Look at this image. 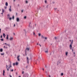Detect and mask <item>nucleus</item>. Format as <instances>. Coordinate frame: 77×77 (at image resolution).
Returning <instances> with one entry per match:
<instances>
[{
    "label": "nucleus",
    "instance_id": "f257e3e1",
    "mask_svg": "<svg viewBox=\"0 0 77 77\" xmlns=\"http://www.w3.org/2000/svg\"><path fill=\"white\" fill-rule=\"evenodd\" d=\"M72 44H73V40H72V41L71 43V44L69 45V47H70V50H72Z\"/></svg>",
    "mask_w": 77,
    "mask_h": 77
},
{
    "label": "nucleus",
    "instance_id": "f03ea898",
    "mask_svg": "<svg viewBox=\"0 0 77 77\" xmlns=\"http://www.w3.org/2000/svg\"><path fill=\"white\" fill-rule=\"evenodd\" d=\"M50 5H47L45 8L46 9V10H48V9H50Z\"/></svg>",
    "mask_w": 77,
    "mask_h": 77
},
{
    "label": "nucleus",
    "instance_id": "7ed1b4c3",
    "mask_svg": "<svg viewBox=\"0 0 77 77\" xmlns=\"http://www.w3.org/2000/svg\"><path fill=\"white\" fill-rule=\"evenodd\" d=\"M20 55L18 56L17 57V59L18 61H20Z\"/></svg>",
    "mask_w": 77,
    "mask_h": 77
},
{
    "label": "nucleus",
    "instance_id": "20e7f679",
    "mask_svg": "<svg viewBox=\"0 0 77 77\" xmlns=\"http://www.w3.org/2000/svg\"><path fill=\"white\" fill-rule=\"evenodd\" d=\"M7 17L8 19H9V20H10V15H9V14H8Z\"/></svg>",
    "mask_w": 77,
    "mask_h": 77
},
{
    "label": "nucleus",
    "instance_id": "39448f33",
    "mask_svg": "<svg viewBox=\"0 0 77 77\" xmlns=\"http://www.w3.org/2000/svg\"><path fill=\"white\" fill-rule=\"evenodd\" d=\"M41 58H42V56H41V57L39 56L38 58V60H41Z\"/></svg>",
    "mask_w": 77,
    "mask_h": 77
},
{
    "label": "nucleus",
    "instance_id": "423d86ee",
    "mask_svg": "<svg viewBox=\"0 0 77 77\" xmlns=\"http://www.w3.org/2000/svg\"><path fill=\"white\" fill-rule=\"evenodd\" d=\"M27 63L29 64V57H27Z\"/></svg>",
    "mask_w": 77,
    "mask_h": 77
},
{
    "label": "nucleus",
    "instance_id": "0eeeda50",
    "mask_svg": "<svg viewBox=\"0 0 77 77\" xmlns=\"http://www.w3.org/2000/svg\"><path fill=\"white\" fill-rule=\"evenodd\" d=\"M17 22H18L19 21H20V19L18 17L17 18Z\"/></svg>",
    "mask_w": 77,
    "mask_h": 77
},
{
    "label": "nucleus",
    "instance_id": "6e6552de",
    "mask_svg": "<svg viewBox=\"0 0 77 77\" xmlns=\"http://www.w3.org/2000/svg\"><path fill=\"white\" fill-rule=\"evenodd\" d=\"M27 50L28 51H29V50H30V48L27 47L26 48V49L25 51H26Z\"/></svg>",
    "mask_w": 77,
    "mask_h": 77
},
{
    "label": "nucleus",
    "instance_id": "1a4fd4ad",
    "mask_svg": "<svg viewBox=\"0 0 77 77\" xmlns=\"http://www.w3.org/2000/svg\"><path fill=\"white\" fill-rule=\"evenodd\" d=\"M25 77H29V74H25Z\"/></svg>",
    "mask_w": 77,
    "mask_h": 77
},
{
    "label": "nucleus",
    "instance_id": "9d476101",
    "mask_svg": "<svg viewBox=\"0 0 77 77\" xmlns=\"http://www.w3.org/2000/svg\"><path fill=\"white\" fill-rule=\"evenodd\" d=\"M6 68H7V69L8 70V71H9V68H10V66H9V67H8V66L7 65H6Z\"/></svg>",
    "mask_w": 77,
    "mask_h": 77
},
{
    "label": "nucleus",
    "instance_id": "9b49d317",
    "mask_svg": "<svg viewBox=\"0 0 77 77\" xmlns=\"http://www.w3.org/2000/svg\"><path fill=\"white\" fill-rule=\"evenodd\" d=\"M5 70H4L3 71V75L4 76L5 75Z\"/></svg>",
    "mask_w": 77,
    "mask_h": 77
},
{
    "label": "nucleus",
    "instance_id": "f8f14e48",
    "mask_svg": "<svg viewBox=\"0 0 77 77\" xmlns=\"http://www.w3.org/2000/svg\"><path fill=\"white\" fill-rule=\"evenodd\" d=\"M13 40V37H10V41H12Z\"/></svg>",
    "mask_w": 77,
    "mask_h": 77
},
{
    "label": "nucleus",
    "instance_id": "ddd939ff",
    "mask_svg": "<svg viewBox=\"0 0 77 77\" xmlns=\"http://www.w3.org/2000/svg\"><path fill=\"white\" fill-rule=\"evenodd\" d=\"M4 12L5 10L4 9H2V13H4Z\"/></svg>",
    "mask_w": 77,
    "mask_h": 77
},
{
    "label": "nucleus",
    "instance_id": "4468645a",
    "mask_svg": "<svg viewBox=\"0 0 77 77\" xmlns=\"http://www.w3.org/2000/svg\"><path fill=\"white\" fill-rule=\"evenodd\" d=\"M24 33H25V35H26V33H27V32H26V29H24Z\"/></svg>",
    "mask_w": 77,
    "mask_h": 77
},
{
    "label": "nucleus",
    "instance_id": "2eb2a0df",
    "mask_svg": "<svg viewBox=\"0 0 77 77\" xmlns=\"http://www.w3.org/2000/svg\"><path fill=\"white\" fill-rule=\"evenodd\" d=\"M15 65H18V62H16Z\"/></svg>",
    "mask_w": 77,
    "mask_h": 77
},
{
    "label": "nucleus",
    "instance_id": "dca6fc26",
    "mask_svg": "<svg viewBox=\"0 0 77 77\" xmlns=\"http://www.w3.org/2000/svg\"><path fill=\"white\" fill-rule=\"evenodd\" d=\"M4 48H6V49H7V48H8V47H5V46L4 47Z\"/></svg>",
    "mask_w": 77,
    "mask_h": 77
},
{
    "label": "nucleus",
    "instance_id": "f3484780",
    "mask_svg": "<svg viewBox=\"0 0 77 77\" xmlns=\"http://www.w3.org/2000/svg\"><path fill=\"white\" fill-rule=\"evenodd\" d=\"M3 36L4 37V38H5V36H6V35L5 34V33H3Z\"/></svg>",
    "mask_w": 77,
    "mask_h": 77
},
{
    "label": "nucleus",
    "instance_id": "a211bd4d",
    "mask_svg": "<svg viewBox=\"0 0 77 77\" xmlns=\"http://www.w3.org/2000/svg\"><path fill=\"white\" fill-rule=\"evenodd\" d=\"M8 2H6L5 3V5L6 6H8Z\"/></svg>",
    "mask_w": 77,
    "mask_h": 77
},
{
    "label": "nucleus",
    "instance_id": "6ab92c4d",
    "mask_svg": "<svg viewBox=\"0 0 77 77\" xmlns=\"http://www.w3.org/2000/svg\"><path fill=\"white\" fill-rule=\"evenodd\" d=\"M42 39H44L45 38L43 36V35H42Z\"/></svg>",
    "mask_w": 77,
    "mask_h": 77
},
{
    "label": "nucleus",
    "instance_id": "aec40b11",
    "mask_svg": "<svg viewBox=\"0 0 77 77\" xmlns=\"http://www.w3.org/2000/svg\"><path fill=\"white\" fill-rule=\"evenodd\" d=\"M0 51L1 52H2L3 51V49H0Z\"/></svg>",
    "mask_w": 77,
    "mask_h": 77
},
{
    "label": "nucleus",
    "instance_id": "412c9836",
    "mask_svg": "<svg viewBox=\"0 0 77 77\" xmlns=\"http://www.w3.org/2000/svg\"><path fill=\"white\" fill-rule=\"evenodd\" d=\"M25 55L26 56H27V51H25Z\"/></svg>",
    "mask_w": 77,
    "mask_h": 77
},
{
    "label": "nucleus",
    "instance_id": "4be33fe9",
    "mask_svg": "<svg viewBox=\"0 0 77 77\" xmlns=\"http://www.w3.org/2000/svg\"><path fill=\"white\" fill-rule=\"evenodd\" d=\"M61 76H63V73H62L61 74Z\"/></svg>",
    "mask_w": 77,
    "mask_h": 77
},
{
    "label": "nucleus",
    "instance_id": "5701e85b",
    "mask_svg": "<svg viewBox=\"0 0 77 77\" xmlns=\"http://www.w3.org/2000/svg\"><path fill=\"white\" fill-rule=\"evenodd\" d=\"M11 8V6H10V12H11V11H12V10Z\"/></svg>",
    "mask_w": 77,
    "mask_h": 77
},
{
    "label": "nucleus",
    "instance_id": "b1692460",
    "mask_svg": "<svg viewBox=\"0 0 77 77\" xmlns=\"http://www.w3.org/2000/svg\"><path fill=\"white\" fill-rule=\"evenodd\" d=\"M41 34L40 33H38V36H41Z\"/></svg>",
    "mask_w": 77,
    "mask_h": 77
},
{
    "label": "nucleus",
    "instance_id": "393cba45",
    "mask_svg": "<svg viewBox=\"0 0 77 77\" xmlns=\"http://www.w3.org/2000/svg\"><path fill=\"white\" fill-rule=\"evenodd\" d=\"M41 24L42 26H43V24H44V23H43V22H41Z\"/></svg>",
    "mask_w": 77,
    "mask_h": 77
},
{
    "label": "nucleus",
    "instance_id": "a878e982",
    "mask_svg": "<svg viewBox=\"0 0 77 77\" xmlns=\"http://www.w3.org/2000/svg\"><path fill=\"white\" fill-rule=\"evenodd\" d=\"M31 55H30V59H29L30 60H32V57H31Z\"/></svg>",
    "mask_w": 77,
    "mask_h": 77
},
{
    "label": "nucleus",
    "instance_id": "bb28decb",
    "mask_svg": "<svg viewBox=\"0 0 77 77\" xmlns=\"http://www.w3.org/2000/svg\"><path fill=\"white\" fill-rule=\"evenodd\" d=\"M58 63H61V62H60V60H59Z\"/></svg>",
    "mask_w": 77,
    "mask_h": 77
},
{
    "label": "nucleus",
    "instance_id": "cd10ccee",
    "mask_svg": "<svg viewBox=\"0 0 77 77\" xmlns=\"http://www.w3.org/2000/svg\"><path fill=\"white\" fill-rule=\"evenodd\" d=\"M47 51H45V52L46 53H48V50L47 49Z\"/></svg>",
    "mask_w": 77,
    "mask_h": 77
},
{
    "label": "nucleus",
    "instance_id": "c85d7f7f",
    "mask_svg": "<svg viewBox=\"0 0 77 77\" xmlns=\"http://www.w3.org/2000/svg\"><path fill=\"white\" fill-rule=\"evenodd\" d=\"M15 17H14V16H13L12 17V19H13V20H14V18Z\"/></svg>",
    "mask_w": 77,
    "mask_h": 77
},
{
    "label": "nucleus",
    "instance_id": "c756f323",
    "mask_svg": "<svg viewBox=\"0 0 77 77\" xmlns=\"http://www.w3.org/2000/svg\"><path fill=\"white\" fill-rule=\"evenodd\" d=\"M29 66V65H27V66L26 67V68H28Z\"/></svg>",
    "mask_w": 77,
    "mask_h": 77
},
{
    "label": "nucleus",
    "instance_id": "7c9ffc66",
    "mask_svg": "<svg viewBox=\"0 0 77 77\" xmlns=\"http://www.w3.org/2000/svg\"><path fill=\"white\" fill-rule=\"evenodd\" d=\"M26 18H27V17H26V16H25V17H24V19H26Z\"/></svg>",
    "mask_w": 77,
    "mask_h": 77
},
{
    "label": "nucleus",
    "instance_id": "2f4dec72",
    "mask_svg": "<svg viewBox=\"0 0 77 77\" xmlns=\"http://www.w3.org/2000/svg\"><path fill=\"white\" fill-rule=\"evenodd\" d=\"M66 56H67V55H68V52H66Z\"/></svg>",
    "mask_w": 77,
    "mask_h": 77
},
{
    "label": "nucleus",
    "instance_id": "473e14b6",
    "mask_svg": "<svg viewBox=\"0 0 77 77\" xmlns=\"http://www.w3.org/2000/svg\"><path fill=\"white\" fill-rule=\"evenodd\" d=\"M4 54H5L4 53L1 54V55H4Z\"/></svg>",
    "mask_w": 77,
    "mask_h": 77
},
{
    "label": "nucleus",
    "instance_id": "72a5a7b5",
    "mask_svg": "<svg viewBox=\"0 0 77 77\" xmlns=\"http://www.w3.org/2000/svg\"><path fill=\"white\" fill-rule=\"evenodd\" d=\"M10 70L11 72H13V71H14V70L13 69H12V70L11 69Z\"/></svg>",
    "mask_w": 77,
    "mask_h": 77
},
{
    "label": "nucleus",
    "instance_id": "f704fd0d",
    "mask_svg": "<svg viewBox=\"0 0 77 77\" xmlns=\"http://www.w3.org/2000/svg\"><path fill=\"white\" fill-rule=\"evenodd\" d=\"M1 41H3V38L1 39Z\"/></svg>",
    "mask_w": 77,
    "mask_h": 77
},
{
    "label": "nucleus",
    "instance_id": "c9c22d12",
    "mask_svg": "<svg viewBox=\"0 0 77 77\" xmlns=\"http://www.w3.org/2000/svg\"><path fill=\"white\" fill-rule=\"evenodd\" d=\"M7 39H8V35H7L6 38Z\"/></svg>",
    "mask_w": 77,
    "mask_h": 77
},
{
    "label": "nucleus",
    "instance_id": "e433bc0d",
    "mask_svg": "<svg viewBox=\"0 0 77 77\" xmlns=\"http://www.w3.org/2000/svg\"><path fill=\"white\" fill-rule=\"evenodd\" d=\"M45 3H47V0H45Z\"/></svg>",
    "mask_w": 77,
    "mask_h": 77
},
{
    "label": "nucleus",
    "instance_id": "4c0bfd02",
    "mask_svg": "<svg viewBox=\"0 0 77 77\" xmlns=\"http://www.w3.org/2000/svg\"><path fill=\"white\" fill-rule=\"evenodd\" d=\"M33 35H35V32H33Z\"/></svg>",
    "mask_w": 77,
    "mask_h": 77
},
{
    "label": "nucleus",
    "instance_id": "58836bf2",
    "mask_svg": "<svg viewBox=\"0 0 77 77\" xmlns=\"http://www.w3.org/2000/svg\"><path fill=\"white\" fill-rule=\"evenodd\" d=\"M45 39H47V37H45Z\"/></svg>",
    "mask_w": 77,
    "mask_h": 77
},
{
    "label": "nucleus",
    "instance_id": "ea45409f",
    "mask_svg": "<svg viewBox=\"0 0 77 77\" xmlns=\"http://www.w3.org/2000/svg\"><path fill=\"white\" fill-rule=\"evenodd\" d=\"M13 65L14 66V65H15V63H14L13 64Z\"/></svg>",
    "mask_w": 77,
    "mask_h": 77
},
{
    "label": "nucleus",
    "instance_id": "a19ab883",
    "mask_svg": "<svg viewBox=\"0 0 77 77\" xmlns=\"http://www.w3.org/2000/svg\"><path fill=\"white\" fill-rule=\"evenodd\" d=\"M22 74H24V71H22Z\"/></svg>",
    "mask_w": 77,
    "mask_h": 77
},
{
    "label": "nucleus",
    "instance_id": "79ce46f5",
    "mask_svg": "<svg viewBox=\"0 0 77 77\" xmlns=\"http://www.w3.org/2000/svg\"><path fill=\"white\" fill-rule=\"evenodd\" d=\"M26 3H27V2H28V1H26Z\"/></svg>",
    "mask_w": 77,
    "mask_h": 77
},
{
    "label": "nucleus",
    "instance_id": "37998d69",
    "mask_svg": "<svg viewBox=\"0 0 77 77\" xmlns=\"http://www.w3.org/2000/svg\"><path fill=\"white\" fill-rule=\"evenodd\" d=\"M7 45H8V46H9V44H7Z\"/></svg>",
    "mask_w": 77,
    "mask_h": 77
},
{
    "label": "nucleus",
    "instance_id": "c03bdc74",
    "mask_svg": "<svg viewBox=\"0 0 77 77\" xmlns=\"http://www.w3.org/2000/svg\"><path fill=\"white\" fill-rule=\"evenodd\" d=\"M48 72H47V71H46V74H47Z\"/></svg>",
    "mask_w": 77,
    "mask_h": 77
},
{
    "label": "nucleus",
    "instance_id": "a18cd8bd",
    "mask_svg": "<svg viewBox=\"0 0 77 77\" xmlns=\"http://www.w3.org/2000/svg\"><path fill=\"white\" fill-rule=\"evenodd\" d=\"M16 75H18V73L17 72H16Z\"/></svg>",
    "mask_w": 77,
    "mask_h": 77
},
{
    "label": "nucleus",
    "instance_id": "49530a36",
    "mask_svg": "<svg viewBox=\"0 0 77 77\" xmlns=\"http://www.w3.org/2000/svg\"><path fill=\"white\" fill-rule=\"evenodd\" d=\"M55 39H57V37H55Z\"/></svg>",
    "mask_w": 77,
    "mask_h": 77
},
{
    "label": "nucleus",
    "instance_id": "de8ad7c7",
    "mask_svg": "<svg viewBox=\"0 0 77 77\" xmlns=\"http://www.w3.org/2000/svg\"><path fill=\"white\" fill-rule=\"evenodd\" d=\"M23 11H24V10H22V11H21V12H23Z\"/></svg>",
    "mask_w": 77,
    "mask_h": 77
},
{
    "label": "nucleus",
    "instance_id": "09e8293b",
    "mask_svg": "<svg viewBox=\"0 0 77 77\" xmlns=\"http://www.w3.org/2000/svg\"><path fill=\"white\" fill-rule=\"evenodd\" d=\"M12 18H11V17H10V20H12Z\"/></svg>",
    "mask_w": 77,
    "mask_h": 77
},
{
    "label": "nucleus",
    "instance_id": "8fccbe9b",
    "mask_svg": "<svg viewBox=\"0 0 77 77\" xmlns=\"http://www.w3.org/2000/svg\"><path fill=\"white\" fill-rule=\"evenodd\" d=\"M15 24H14V27H15Z\"/></svg>",
    "mask_w": 77,
    "mask_h": 77
},
{
    "label": "nucleus",
    "instance_id": "3c124183",
    "mask_svg": "<svg viewBox=\"0 0 77 77\" xmlns=\"http://www.w3.org/2000/svg\"><path fill=\"white\" fill-rule=\"evenodd\" d=\"M31 24V22H30V23H29V25H30V24Z\"/></svg>",
    "mask_w": 77,
    "mask_h": 77
},
{
    "label": "nucleus",
    "instance_id": "603ef678",
    "mask_svg": "<svg viewBox=\"0 0 77 77\" xmlns=\"http://www.w3.org/2000/svg\"><path fill=\"white\" fill-rule=\"evenodd\" d=\"M16 15H18V14L17 13H16Z\"/></svg>",
    "mask_w": 77,
    "mask_h": 77
},
{
    "label": "nucleus",
    "instance_id": "864d4df0",
    "mask_svg": "<svg viewBox=\"0 0 77 77\" xmlns=\"http://www.w3.org/2000/svg\"><path fill=\"white\" fill-rule=\"evenodd\" d=\"M1 38H2V35L1 36Z\"/></svg>",
    "mask_w": 77,
    "mask_h": 77
},
{
    "label": "nucleus",
    "instance_id": "5fc2aeb1",
    "mask_svg": "<svg viewBox=\"0 0 77 77\" xmlns=\"http://www.w3.org/2000/svg\"><path fill=\"white\" fill-rule=\"evenodd\" d=\"M52 3H53V4H54L55 2H52Z\"/></svg>",
    "mask_w": 77,
    "mask_h": 77
},
{
    "label": "nucleus",
    "instance_id": "6e6d98bb",
    "mask_svg": "<svg viewBox=\"0 0 77 77\" xmlns=\"http://www.w3.org/2000/svg\"><path fill=\"white\" fill-rule=\"evenodd\" d=\"M1 33V29H0V33Z\"/></svg>",
    "mask_w": 77,
    "mask_h": 77
},
{
    "label": "nucleus",
    "instance_id": "4d7b16f0",
    "mask_svg": "<svg viewBox=\"0 0 77 77\" xmlns=\"http://www.w3.org/2000/svg\"><path fill=\"white\" fill-rule=\"evenodd\" d=\"M54 9L56 10V9H57V8H54Z\"/></svg>",
    "mask_w": 77,
    "mask_h": 77
},
{
    "label": "nucleus",
    "instance_id": "13d9d810",
    "mask_svg": "<svg viewBox=\"0 0 77 77\" xmlns=\"http://www.w3.org/2000/svg\"><path fill=\"white\" fill-rule=\"evenodd\" d=\"M38 9H41V7H39V8H38Z\"/></svg>",
    "mask_w": 77,
    "mask_h": 77
},
{
    "label": "nucleus",
    "instance_id": "bf43d9fd",
    "mask_svg": "<svg viewBox=\"0 0 77 77\" xmlns=\"http://www.w3.org/2000/svg\"><path fill=\"white\" fill-rule=\"evenodd\" d=\"M10 67H12V65H10Z\"/></svg>",
    "mask_w": 77,
    "mask_h": 77
},
{
    "label": "nucleus",
    "instance_id": "052dcab7",
    "mask_svg": "<svg viewBox=\"0 0 77 77\" xmlns=\"http://www.w3.org/2000/svg\"><path fill=\"white\" fill-rule=\"evenodd\" d=\"M39 45H40V47H41V45H40V44H39Z\"/></svg>",
    "mask_w": 77,
    "mask_h": 77
},
{
    "label": "nucleus",
    "instance_id": "680f3d73",
    "mask_svg": "<svg viewBox=\"0 0 77 77\" xmlns=\"http://www.w3.org/2000/svg\"><path fill=\"white\" fill-rule=\"evenodd\" d=\"M5 45H6V43H5L4 44Z\"/></svg>",
    "mask_w": 77,
    "mask_h": 77
},
{
    "label": "nucleus",
    "instance_id": "e2e57ef3",
    "mask_svg": "<svg viewBox=\"0 0 77 77\" xmlns=\"http://www.w3.org/2000/svg\"><path fill=\"white\" fill-rule=\"evenodd\" d=\"M13 34H14V35H15V33H13Z\"/></svg>",
    "mask_w": 77,
    "mask_h": 77
},
{
    "label": "nucleus",
    "instance_id": "0e129e2a",
    "mask_svg": "<svg viewBox=\"0 0 77 77\" xmlns=\"http://www.w3.org/2000/svg\"><path fill=\"white\" fill-rule=\"evenodd\" d=\"M30 25H29V27H30Z\"/></svg>",
    "mask_w": 77,
    "mask_h": 77
},
{
    "label": "nucleus",
    "instance_id": "69168bd1",
    "mask_svg": "<svg viewBox=\"0 0 77 77\" xmlns=\"http://www.w3.org/2000/svg\"><path fill=\"white\" fill-rule=\"evenodd\" d=\"M49 77H51V76H50V75H49Z\"/></svg>",
    "mask_w": 77,
    "mask_h": 77
},
{
    "label": "nucleus",
    "instance_id": "338daca9",
    "mask_svg": "<svg viewBox=\"0 0 77 77\" xmlns=\"http://www.w3.org/2000/svg\"><path fill=\"white\" fill-rule=\"evenodd\" d=\"M73 49H72V51H73Z\"/></svg>",
    "mask_w": 77,
    "mask_h": 77
},
{
    "label": "nucleus",
    "instance_id": "774afa93",
    "mask_svg": "<svg viewBox=\"0 0 77 77\" xmlns=\"http://www.w3.org/2000/svg\"><path fill=\"white\" fill-rule=\"evenodd\" d=\"M10 77H12V76L10 75Z\"/></svg>",
    "mask_w": 77,
    "mask_h": 77
}]
</instances>
